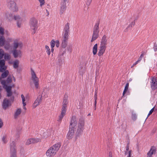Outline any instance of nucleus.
Listing matches in <instances>:
<instances>
[{"mask_svg":"<svg viewBox=\"0 0 157 157\" xmlns=\"http://www.w3.org/2000/svg\"><path fill=\"white\" fill-rule=\"evenodd\" d=\"M139 62L138 61H137L133 65V66H132V67H133L134 66L136 65V64H137Z\"/></svg>","mask_w":157,"mask_h":157,"instance_id":"obj_56","label":"nucleus"},{"mask_svg":"<svg viewBox=\"0 0 157 157\" xmlns=\"http://www.w3.org/2000/svg\"><path fill=\"white\" fill-rule=\"evenodd\" d=\"M62 1L67 2V0H62Z\"/></svg>","mask_w":157,"mask_h":157,"instance_id":"obj_61","label":"nucleus"},{"mask_svg":"<svg viewBox=\"0 0 157 157\" xmlns=\"http://www.w3.org/2000/svg\"><path fill=\"white\" fill-rule=\"evenodd\" d=\"M144 54L143 53H142L140 56V57L138 58V60H137L138 61V62H139L142 59V58L144 56Z\"/></svg>","mask_w":157,"mask_h":157,"instance_id":"obj_51","label":"nucleus"},{"mask_svg":"<svg viewBox=\"0 0 157 157\" xmlns=\"http://www.w3.org/2000/svg\"><path fill=\"white\" fill-rule=\"evenodd\" d=\"M13 18L16 21L21 20L23 19L21 16L18 14L14 15L13 16Z\"/></svg>","mask_w":157,"mask_h":157,"instance_id":"obj_29","label":"nucleus"},{"mask_svg":"<svg viewBox=\"0 0 157 157\" xmlns=\"http://www.w3.org/2000/svg\"><path fill=\"white\" fill-rule=\"evenodd\" d=\"M74 134V128H70L69 132L67 135V137L68 139H71Z\"/></svg>","mask_w":157,"mask_h":157,"instance_id":"obj_15","label":"nucleus"},{"mask_svg":"<svg viewBox=\"0 0 157 157\" xmlns=\"http://www.w3.org/2000/svg\"><path fill=\"white\" fill-rule=\"evenodd\" d=\"M12 78L11 76H9L7 79V82L8 83H10L11 81Z\"/></svg>","mask_w":157,"mask_h":157,"instance_id":"obj_47","label":"nucleus"},{"mask_svg":"<svg viewBox=\"0 0 157 157\" xmlns=\"http://www.w3.org/2000/svg\"><path fill=\"white\" fill-rule=\"evenodd\" d=\"M77 123V118L75 116H73L71 120L70 127L74 128V127L76 125Z\"/></svg>","mask_w":157,"mask_h":157,"instance_id":"obj_13","label":"nucleus"},{"mask_svg":"<svg viewBox=\"0 0 157 157\" xmlns=\"http://www.w3.org/2000/svg\"><path fill=\"white\" fill-rule=\"evenodd\" d=\"M106 48V46L101 45L98 53L99 56H101L105 52Z\"/></svg>","mask_w":157,"mask_h":157,"instance_id":"obj_21","label":"nucleus"},{"mask_svg":"<svg viewBox=\"0 0 157 157\" xmlns=\"http://www.w3.org/2000/svg\"><path fill=\"white\" fill-rule=\"evenodd\" d=\"M30 26L32 30V33L34 34L38 28V21L35 18H32L30 20Z\"/></svg>","mask_w":157,"mask_h":157,"instance_id":"obj_2","label":"nucleus"},{"mask_svg":"<svg viewBox=\"0 0 157 157\" xmlns=\"http://www.w3.org/2000/svg\"><path fill=\"white\" fill-rule=\"evenodd\" d=\"M4 17L10 21H11L13 18V17L12 14L9 13L8 12L5 13L4 14Z\"/></svg>","mask_w":157,"mask_h":157,"instance_id":"obj_17","label":"nucleus"},{"mask_svg":"<svg viewBox=\"0 0 157 157\" xmlns=\"http://www.w3.org/2000/svg\"><path fill=\"white\" fill-rule=\"evenodd\" d=\"M2 72L3 73L1 75V78H4L6 77L8 75L9 73V71L8 70H6Z\"/></svg>","mask_w":157,"mask_h":157,"instance_id":"obj_28","label":"nucleus"},{"mask_svg":"<svg viewBox=\"0 0 157 157\" xmlns=\"http://www.w3.org/2000/svg\"><path fill=\"white\" fill-rule=\"evenodd\" d=\"M1 84L3 85V87L5 88V89H6V86H7L6 85V82L5 80H1Z\"/></svg>","mask_w":157,"mask_h":157,"instance_id":"obj_39","label":"nucleus"},{"mask_svg":"<svg viewBox=\"0 0 157 157\" xmlns=\"http://www.w3.org/2000/svg\"><path fill=\"white\" fill-rule=\"evenodd\" d=\"M66 2L62 1L59 9V13L60 14H63L66 10Z\"/></svg>","mask_w":157,"mask_h":157,"instance_id":"obj_10","label":"nucleus"},{"mask_svg":"<svg viewBox=\"0 0 157 157\" xmlns=\"http://www.w3.org/2000/svg\"><path fill=\"white\" fill-rule=\"evenodd\" d=\"M107 39L106 36L105 35L102 38L101 43V45L106 46L107 44Z\"/></svg>","mask_w":157,"mask_h":157,"instance_id":"obj_22","label":"nucleus"},{"mask_svg":"<svg viewBox=\"0 0 157 157\" xmlns=\"http://www.w3.org/2000/svg\"><path fill=\"white\" fill-rule=\"evenodd\" d=\"M11 105L9 100L6 99L5 98L3 101L2 106L3 109H6L8 107Z\"/></svg>","mask_w":157,"mask_h":157,"instance_id":"obj_14","label":"nucleus"},{"mask_svg":"<svg viewBox=\"0 0 157 157\" xmlns=\"http://www.w3.org/2000/svg\"><path fill=\"white\" fill-rule=\"evenodd\" d=\"M13 79L14 81H15V79L14 77L13 76Z\"/></svg>","mask_w":157,"mask_h":157,"instance_id":"obj_64","label":"nucleus"},{"mask_svg":"<svg viewBox=\"0 0 157 157\" xmlns=\"http://www.w3.org/2000/svg\"><path fill=\"white\" fill-rule=\"evenodd\" d=\"M154 48L155 51L156 52L157 51V46L155 45L154 47Z\"/></svg>","mask_w":157,"mask_h":157,"instance_id":"obj_55","label":"nucleus"},{"mask_svg":"<svg viewBox=\"0 0 157 157\" xmlns=\"http://www.w3.org/2000/svg\"><path fill=\"white\" fill-rule=\"evenodd\" d=\"M6 89L7 92V96L8 97L12 96V93L11 91V87L10 86H6Z\"/></svg>","mask_w":157,"mask_h":157,"instance_id":"obj_23","label":"nucleus"},{"mask_svg":"<svg viewBox=\"0 0 157 157\" xmlns=\"http://www.w3.org/2000/svg\"><path fill=\"white\" fill-rule=\"evenodd\" d=\"M154 109V107H153L152 109L150 111L147 116L148 117L151 114H152V112H153Z\"/></svg>","mask_w":157,"mask_h":157,"instance_id":"obj_50","label":"nucleus"},{"mask_svg":"<svg viewBox=\"0 0 157 157\" xmlns=\"http://www.w3.org/2000/svg\"><path fill=\"white\" fill-rule=\"evenodd\" d=\"M23 109H24L26 110V107H25V106H24L23 105Z\"/></svg>","mask_w":157,"mask_h":157,"instance_id":"obj_62","label":"nucleus"},{"mask_svg":"<svg viewBox=\"0 0 157 157\" xmlns=\"http://www.w3.org/2000/svg\"><path fill=\"white\" fill-rule=\"evenodd\" d=\"M46 11L47 13V15L48 16V15H49V12L47 10H46Z\"/></svg>","mask_w":157,"mask_h":157,"instance_id":"obj_59","label":"nucleus"},{"mask_svg":"<svg viewBox=\"0 0 157 157\" xmlns=\"http://www.w3.org/2000/svg\"><path fill=\"white\" fill-rule=\"evenodd\" d=\"M41 95H42V97H44L45 98H46L48 96L47 95V92L45 91H44Z\"/></svg>","mask_w":157,"mask_h":157,"instance_id":"obj_44","label":"nucleus"},{"mask_svg":"<svg viewBox=\"0 0 157 157\" xmlns=\"http://www.w3.org/2000/svg\"><path fill=\"white\" fill-rule=\"evenodd\" d=\"M19 61L17 60H16L14 61L13 64V67L15 68H17L18 67Z\"/></svg>","mask_w":157,"mask_h":157,"instance_id":"obj_30","label":"nucleus"},{"mask_svg":"<svg viewBox=\"0 0 157 157\" xmlns=\"http://www.w3.org/2000/svg\"><path fill=\"white\" fill-rule=\"evenodd\" d=\"M66 41H62V47L63 48H65L67 46Z\"/></svg>","mask_w":157,"mask_h":157,"instance_id":"obj_43","label":"nucleus"},{"mask_svg":"<svg viewBox=\"0 0 157 157\" xmlns=\"http://www.w3.org/2000/svg\"><path fill=\"white\" fill-rule=\"evenodd\" d=\"M68 37V33H63V35L62 41H67Z\"/></svg>","mask_w":157,"mask_h":157,"instance_id":"obj_34","label":"nucleus"},{"mask_svg":"<svg viewBox=\"0 0 157 157\" xmlns=\"http://www.w3.org/2000/svg\"><path fill=\"white\" fill-rule=\"evenodd\" d=\"M5 54V53L3 50L2 49H0V59L3 58Z\"/></svg>","mask_w":157,"mask_h":157,"instance_id":"obj_36","label":"nucleus"},{"mask_svg":"<svg viewBox=\"0 0 157 157\" xmlns=\"http://www.w3.org/2000/svg\"><path fill=\"white\" fill-rule=\"evenodd\" d=\"M109 157H112V153L111 152L109 153Z\"/></svg>","mask_w":157,"mask_h":157,"instance_id":"obj_58","label":"nucleus"},{"mask_svg":"<svg viewBox=\"0 0 157 157\" xmlns=\"http://www.w3.org/2000/svg\"><path fill=\"white\" fill-rule=\"evenodd\" d=\"M4 31L3 28L0 27V45L1 46H3L4 44L5 40L4 38L2 37V36L4 34Z\"/></svg>","mask_w":157,"mask_h":157,"instance_id":"obj_12","label":"nucleus"},{"mask_svg":"<svg viewBox=\"0 0 157 157\" xmlns=\"http://www.w3.org/2000/svg\"><path fill=\"white\" fill-rule=\"evenodd\" d=\"M61 146L60 143L58 142L53 145L47 151L46 155L47 157L54 156L58 151Z\"/></svg>","mask_w":157,"mask_h":157,"instance_id":"obj_1","label":"nucleus"},{"mask_svg":"<svg viewBox=\"0 0 157 157\" xmlns=\"http://www.w3.org/2000/svg\"><path fill=\"white\" fill-rule=\"evenodd\" d=\"M39 1L40 3V5L41 6L44 5L45 3L44 0H39Z\"/></svg>","mask_w":157,"mask_h":157,"instance_id":"obj_45","label":"nucleus"},{"mask_svg":"<svg viewBox=\"0 0 157 157\" xmlns=\"http://www.w3.org/2000/svg\"><path fill=\"white\" fill-rule=\"evenodd\" d=\"M2 140L4 143H6L7 142V140L6 136H3L2 138Z\"/></svg>","mask_w":157,"mask_h":157,"instance_id":"obj_46","label":"nucleus"},{"mask_svg":"<svg viewBox=\"0 0 157 157\" xmlns=\"http://www.w3.org/2000/svg\"><path fill=\"white\" fill-rule=\"evenodd\" d=\"M94 109H96V107L97 103V94L96 93L94 95Z\"/></svg>","mask_w":157,"mask_h":157,"instance_id":"obj_38","label":"nucleus"},{"mask_svg":"<svg viewBox=\"0 0 157 157\" xmlns=\"http://www.w3.org/2000/svg\"><path fill=\"white\" fill-rule=\"evenodd\" d=\"M4 58L5 60H9L11 58L10 55L7 53H5Z\"/></svg>","mask_w":157,"mask_h":157,"instance_id":"obj_31","label":"nucleus"},{"mask_svg":"<svg viewBox=\"0 0 157 157\" xmlns=\"http://www.w3.org/2000/svg\"><path fill=\"white\" fill-rule=\"evenodd\" d=\"M54 51V49H53V48H52V49H51V52H53Z\"/></svg>","mask_w":157,"mask_h":157,"instance_id":"obj_63","label":"nucleus"},{"mask_svg":"<svg viewBox=\"0 0 157 157\" xmlns=\"http://www.w3.org/2000/svg\"><path fill=\"white\" fill-rule=\"evenodd\" d=\"M42 95H39L35 101L33 105V108H35L37 106L40 105L42 101Z\"/></svg>","mask_w":157,"mask_h":157,"instance_id":"obj_6","label":"nucleus"},{"mask_svg":"<svg viewBox=\"0 0 157 157\" xmlns=\"http://www.w3.org/2000/svg\"><path fill=\"white\" fill-rule=\"evenodd\" d=\"M21 97L22 99V101L23 105L24 106H25L26 105V103L24 102L25 100V97L23 94H22L21 95Z\"/></svg>","mask_w":157,"mask_h":157,"instance_id":"obj_41","label":"nucleus"},{"mask_svg":"<svg viewBox=\"0 0 157 157\" xmlns=\"http://www.w3.org/2000/svg\"><path fill=\"white\" fill-rule=\"evenodd\" d=\"M92 0H87L86 2V4L87 5V6H89L90 5Z\"/></svg>","mask_w":157,"mask_h":157,"instance_id":"obj_48","label":"nucleus"},{"mask_svg":"<svg viewBox=\"0 0 157 157\" xmlns=\"http://www.w3.org/2000/svg\"><path fill=\"white\" fill-rule=\"evenodd\" d=\"M69 25L68 23H67L65 25L63 29V33H68L69 30Z\"/></svg>","mask_w":157,"mask_h":157,"instance_id":"obj_24","label":"nucleus"},{"mask_svg":"<svg viewBox=\"0 0 157 157\" xmlns=\"http://www.w3.org/2000/svg\"><path fill=\"white\" fill-rule=\"evenodd\" d=\"M21 113V109H18L16 110L14 114V117L15 118H17L18 116Z\"/></svg>","mask_w":157,"mask_h":157,"instance_id":"obj_26","label":"nucleus"},{"mask_svg":"<svg viewBox=\"0 0 157 157\" xmlns=\"http://www.w3.org/2000/svg\"><path fill=\"white\" fill-rule=\"evenodd\" d=\"M31 79L34 84L36 88H38L39 85V79L36 76L34 71L32 69H31Z\"/></svg>","mask_w":157,"mask_h":157,"instance_id":"obj_4","label":"nucleus"},{"mask_svg":"<svg viewBox=\"0 0 157 157\" xmlns=\"http://www.w3.org/2000/svg\"><path fill=\"white\" fill-rule=\"evenodd\" d=\"M156 152V149L155 147H151L150 151L147 153V157H152V155L155 154Z\"/></svg>","mask_w":157,"mask_h":157,"instance_id":"obj_19","label":"nucleus"},{"mask_svg":"<svg viewBox=\"0 0 157 157\" xmlns=\"http://www.w3.org/2000/svg\"><path fill=\"white\" fill-rule=\"evenodd\" d=\"M55 44H56V46L58 48L59 46V41L58 40H56V41H55Z\"/></svg>","mask_w":157,"mask_h":157,"instance_id":"obj_49","label":"nucleus"},{"mask_svg":"<svg viewBox=\"0 0 157 157\" xmlns=\"http://www.w3.org/2000/svg\"><path fill=\"white\" fill-rule=\"evenodd\" d=\"M45 48L46 50H47L46 52L47 53V54L48 55H50V54L51 52L49 47L47 45H46Z\"/></svg>","mask_w":157,"mask_h":157,"instance_id":"obj_40","label":"nucleus"},{"mask_svg":"<svg viewBox=\"0 0 157 157\" xmlns=\"http://www.w3.org/2000/svg\"><path fill=\"white\" fill-rule=\"evenodd\" d=\"M128 86H129V83L128 82L126 84L125 87L124 89V90L123 92V96L124 95V94L126 93V92L127 91L128 88Z\"/></svg>","mask_w":157,"mask_h":157,"instance_id":"obj_35","label":"nucleus"},{"mask_svg":"<svg viewBox=\"0 0 157 157\" xmlns=\"http://www.w3.org/2000/svg\"><path fill=\"white\" fill-rule=\"evenodd\" d=\"M66 110V108L62 107L61 113L59 117V119L60 121H61L62 120L63 117L65 115Z\"/></svg>","mask_w":157,"mask_h":157,"instance_id":"obj_20","label":"nucleus"},{"mask_svg":"<svg viewBox=\"0 0 157 157\" xmlns=\"http://www.w3.org/2000/svg\"><path fill=\"white\" fill-rule=\"evenodd\" d=\"M8 6L9 9L13 12H16L18 10V7L16 3L13 1H10L8 2Z\"/></svg>","mask_w":157,"mask_h":157,"instance_id":"obj_5","label":"nucleus"},{"mask_svg":"<svg viewBox=\"0 0 157 157\" xmlns=\"http://www.w3.org/2000/svg\"><path fill=\"white\" fill-rule=\"evenodd\" d=\"M3 125V122L0 118V128H1Z\"/></svg>","mask_w":157,"mask_h":157,"instance_id":"obj_52","label":"nucleus"},{"mask_svg":"<svg viewBox=\"0 0 157 157\" xmlns=\"http://www.w3.org/2000/svg\"><path fill=\"white\" fill-rule=\"evenodd\" d=\"M136 115L133 114L132 116V119L133 120H135L136 119Z\"/></svg>","mask_w":157,"mask_h":157,"instance_id":"obj_53","label":"nucleus"},{"mask_svg":"<svg viewBox=\"0 0 157 157\" xmlns=\"http://www.w3.org/2000/svg\"><path fill=\"white\" fill-rule=\"evenodd\" d=\"M84 125V122L82 121H79L78 124V128L77 132L80 133L82 131L83 129V127Z\"/></svg>","mask_w":157,"mask_h":157,"instance_id":"obj_18","label":"nucleus"},{"mask_svg":"<svg viewBox=\"0 0 157 157\" xmlns=\"http://www.w3.org/2000/svg\"><path fill=\"white\" fill-rule=\"evenodd\" d=\"M67 98V96H65L64 97L63 102V105L62 107L67 108V105L68 103Z\"/></svg>","mask_w":157,"mask_h":157,"instance_id":"obj_25","label":"nucleus"},{"mask_svg":"<svg viewBox=\"0 0 157 157\" xmlns=\"http://www.w3.org/2000/svg\"><path fill=\"white\" fill-rule=\"evenodd\" d=\"M131 152H132V151L131 150H130V151H129V152H128V157H131Z\"/></svg>","mask_w":157,"mask_h":157,"instance_id":"obj_54","label":"nucleus"},{"mask_svg":"<svg viewBox=\"0 0 157 157\" xmlns=\"http://www.w3.org/2000/svg\"><path fill=\"white\" fill-rule=\"evenodd\" d=\"M55 41L54 40H52L51 42V46L52 48H53L55 45Z\"/></svg>","mask_w":157,"mask_h":157,"instance_id":"obj_42","label":"nucleus"},{"mask_svg":"<svg viewBox=\"0 0 157 157\" xmlns=\"http://www.w3.org/2000/svg\"><path fill=\"white\" fill-rule=\"evenodd\" d=\"M97 44H95L93 49V52L94 55H95L96 54L97 51Z\"/></svg>","mask_w":157,"mask_h":157,"instance_id":"obj_32","label":"nucleus"},{"mask_svg":"<svg viewBox=\"0 0 157 157\" xmlns=\"http://www.w3.org/2000/svg\"><path fill=\"white\" fill-rule=\"evenodd\" d=\"M7 67L5 65V61L4 59L0 60V71L3 72L6 70Z\"/></svg>","mask_w":157,"mask_h":157,"instance_id":"obj_11","label":"nucleus"},{"mask_svg":"<svg viewBox=\"0 0 157 157\" xmlns=\"http://www.w3.org/2000/svg\"><path fill=\"white\" fill-rule=\"evenodd\" d=\"M151 86L152 89L157 88V79L155 77H151Z\"/></svg>","mask_w":157,"mask_h":157,"instance_id":"obj_8","label":"nucleus"},{"mask_svg":"<svg viewBox=\"0 0 157 157\" xmlns=\"http://www.w3.org/2000/svg\"><path fill=\"white\" fill-rule=\"evenodd\" d=\"M135 24V22H132V23H131V25H134Z\"/></svg>","mask_w":157,"mask_h":157,"instance_id":"obj_60","label":"nucleus"},{"mask_svg":"<svg viewBox=\"0 0 157 157\" xmlns=\"http://www.w3.org/2000/svg\"><path fill=\"white\" fill-rule=\"evenodd\" d=\"M99 22H97L94 27L93 34L91 40V42H93L94 40H96L98 37L99 36Z\"/></svg>","mask_w":157,"mask_h":157,"instance_id":"obj_3","label":"nucleus"},{"mask_svg":"<svg viewBox=\"0 0 157 157\" xmlns=\"http://www.w3.org/2000/svg\"><path fill=\"white\" fill-rule=\"evenodd\" d=\"M14 99V97L13 96H12L10 99L11 101H13Z\"/></svg>","mask_w":157,"mask_h":157,"instance_id":"obj_57","label":"nucleus"},{"mask_svg":"<svg viewBox=\"0 0 157 157\" xmlns=\"http://www.w3.org/2000/svg\"><path fill=\"white\" fill-rule=\"evenodd\" d=\"M23 19H22L21 20L18 21H17V26L19 28H20L21 27L22 25V21Z\"/></svg>","mask_w":157,"mask_h":157,"instance_id":"obj_33","label":"nucleus"},{"mask_svg":"<svg viewBox=\"0 0 157 157\" xmlns=\"http://www.w3.org/2000/svg\"><path fill=\"white\" fill-rule=\"evenodd\" d=\"M13 54L15 58L21 57V52L20 50H13Z\"/></svg>","mask_w":157,"mask_h":157,"instance_id":"obj_16","label":"nucleus"},{"mask_svg":"<svg viewBox=\"0 0 157 157\" xmlns=\"http://www.w3.org/2000/svg\"><path fill=\"white\" fill-rule=\"evenodd\" d=\"M15 142L14 141H13L10 144V151H11V149H13V147H14L15 149L16 150L15 148Z\"/></svg>","mask_w":157,"mask_h":157,"instance_id":"obj_37","label":"nucleus"},{"mask_svg":"<svg viewBox=\"0 0 157 157\" xmlns=\"http://www.w3.org/2000/svg\"><path fill=\"white\" fill-rule=\"evenodd\" d=\"M22 44L21 42L17 40H15L13 43V50H17V48L20 49L22 47Z\"/></svg>","mask_w":157,"mask_h":157,"instance_id":"obj_7","label":"nucleus"},{"mask_svg":"<svg viewBox=\"0 0 157 157\" xmlns=\"http://www.w3.org/2000/svg\"><path fill=\"white\" fill-rule=\"evenodd\" d=\"M11 155L10 157H17L16 154V150L13 147V149H11Z\"/></svg>","mask_w":157,"mask_h":157,"instance_id":"obj_27","label":"nucleus"},{"mask_svg":"<svg viewBox=\"0 0 157 157\" xmlns=\"http://www.w3.org/2000/svg\"><path fill=\"white\" fill-rule=\"evenodd\" d=\"M41 141V139L39 138H31L28 139L27 140L26 144L27 145H29L31 144H33L40 142Z\"/></svg>","mask_w":157,"mask_h":157,"instance_id":"obj_9","label":"nucleus"}]
</instances>
